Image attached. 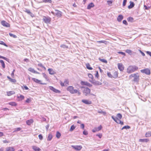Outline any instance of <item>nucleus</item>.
<instances>
[{
  "instance_id": "f257e3e1",
  "label": "nucleus",
  "mask_w": 151,
  "mask_h": 151,
  "mask_svg": "<svg viewBox=\"0 0 151 151\" xmlns=\"http://www.w3.org/2000/svg\"><path fill=\"white\" fill-rule=\"evenodd\" d=\"M138 69V67L135 65H130L127 68V72L131 73L137 70Z\"/></svg>"
},
{
  "instance_id": "f03ea898",
  "label": "nucleus",
  "mask_w": 151,
  "mask_h": 151,
  "mask_svg": "<svg viewBox=\"0 0 151 151\" xmlns=\"http://www.w3.org/2000/svg\"><path fill=\"white\" fill-rule=\"evenodd\" d=\"M67 90L69 91L71 93H77L79 95L81 94V93L77 89H74V88L72 86H70L68 87Z\"/></svg>"
},
{
  "instance_id": "7ed1b4c3",
  "label": "nucleus",
  "mask_w": 151,
  "mask_h": 151,
  "mask_svg": "<svg viewBox=\"0 0 151 151\" xmlns=\"http://www.w3.org/2000/svg\"><path fill=\"white\" fill-rule=\"evenodd\" d=\"M51 19L49 17L44 16L43 20L44 22L47 24H50Z\"/></svg>"
},
{
  "instance_id": "20e7f679",
  "label": "nucleus",
  "mask_w": 151,
  "mask_h": 151,
  "mask_svg": "<svg viewBox=\"0 0 151 151\" xmlns=\"http://www.w3.org/2000/svg\"><path fill=\"white\" fill-rule=\"evenodd\" d=\"M81 88H84L83 92L86 96L87 95L90 93L91 91L90 89L88 88L85 87H82Z\"/></svg>"
},
{
  "instance_id": "39448f33",
  "label": "nucleus",
  "mask_w": 151,
  "mask_h": 151,
  "mask_svg": "<svg viewBox=\"0 0 151 151\" xmlns=\"http://www.w3.org/2000/svg\"><path fill=\"white\" fill-rule=\"evenodd\" d=\"M71 147L77 151H80L82 148V147L81 145H72Z\"/></svg>"
},
{
  "instance_id": "423d86ee",
  "label": "nucleus",
  "mask_w": 151,
  "mask_h": 151,
  "mask_svg": "<svg viewBox=\"0 0 151 151\" xmlns=\"http://www.w3.org/2000/svg\"><path fill=\"white\" fill-rule=\"evenodd\" d=\"M55 15L57 16L58 17H60L62 16V12L61 11L56 9L55 10Z\"/></svg>"
},
{
  "instance_id": "0eeeda50",
  "label": "nucleus",
  "mask_w": 151,
  "mask_h": 151,
  "mask_svg": "<svg viewBox=\"0 0 151 151\" xmlns=\"http://www.w3.org/2000/svg\"><path fill=\"white\" fill-rule=\"evenodd\" d=\"M141 72L142 73H144L147 75H150V70L148 69H145L144 70H141Z\"/></svg>"
},
{
  "instance_id": "6e6552de",
  "label": "nucleus",
  "mask_w": 151,
  "mask_h": 151,
  "mask_svg": "<svg viewBox=\"0 0 151 151\" xmlns=\"http://www.w3.org/2000/svg\"><path fill=\"white\" fill-rule=\"evenodd\" d=\"M81 83L82 85H86L89 87H91L92 86V85L88 82H87L81 81Z\"/></svg>"
},
{
  "instance_id": "1a4fd4ad",
  "label": "nucleus",
  "mask_w": 151,
  "mask_h": 151,
  "mask_svg": "<svg viewBox=\"0 0 151 151\" xmlns=\"http://www.w3.org/2000/svg\"><path fill=\"white\" fill-rule=\"evenodd\" d=\"M81 101L85 104L87 105L91 104L92 103L91 101L88 100L82 99L81 100Z\"/></svg>"
},
{
  "instance_id": "9d476101",
  "label": "nucleus",
  "mask_w": 151,
  "mask_h": 151,
  "mask_svg": "<svg viewBox=\"0 0 151 151\" xmlns=\"http://www.w3.org/2000/svg\"><path fill=\"white\" fill-rule=\"evenodd\" d=\"M118 69L121 71H123L124 69V66L121 63L118 64Z\"/></svg>"
},
{
  "instance_id": "9b49d317",
  "label": "nucleus",
  "mask_w": 151,
  "mask_h": 151,
  "mask_svg": "<svg viewBox=\"0 0 151 151\" xmlns=\"http://www.w3.org/2000/svg\"><path fill=\"white\" fill-rule=\"evenodd\" d=\"M24 11L29 14L32 17H34V14L31 13L29 9H25Z\"/></svg>"
},
{
  "instance_id": "f8f14e48",
  "label": "nucleus",
  "mask_w": 151,
  "mask_h": 151,
  "mask_svg": "<svg viewBox=\"0 0 151 151\" xmlns=\"http://www.w3.org/2000/svg\"><path fill=\"white\" fill-rule=\"evenodd\" d=\"M49 88L52 91H53L55 92V93H60V91L59 90L55 89L53 87L50 86Z\"/></svg>"
},
{
  "instance_id": "ddd939ff",
  "label": "nucleus",
  "mask_w": 151,
  "mask_h": 151,
  "mask_svg": "<svg viewBox=\"0 0 151 151\" xmlns=\"http://www.w3.org/2000/svg\"><path fill=\"white\" fill-rule=\"evenodd\" d=\"M32 80H33L34 82H35L38 83H40L42 85H45V83H40V81L38 80V79H37L36 78H32Z\"/></svg>"
},
{
  "instance_id": "4468645a",
  "label": "nucleus",
  "mask_w": 151,
  "mask_h": 151,
  "mask_svg": "<svg viewBox=\"0 0 151 151\" xmlns=\"http://www.w3.org/2000/svg\"><path fill=\"white\" fill-rule=\"evenodd\" d=\"M138 73H136V75L134 77V81L135 82H138L139 80V76Z\"/></svg>"
},
{
  "instance_id": "2eb2a0df",
  "label": "nucleus",
  "mask_w": 151,
  "mask_h": 151,
  "mask_svg": "<svg viewBox=\"0 0 151 151\" xmlns=\"http://www.w3.org/2000/svg\"><path fill=\"white\" fill-rule=\"evenodd\" d=\"M92 83L95 85H100L102 84V83L99 81H96L93 80Z\"/></svg>"
},
{
  "instance_id": "dca6fc26",
  "label": "nucleus",
  "mask_w": 151,
  "mask_h": 151,
  "mask_svg": "<svg viewBox=\"0 0 151 151\" xmlns=\"http://www.w3.org/2000/svg\"><path fill=\"white\" fill-rule=\"evenodd\" d=\"M32 148L35 151H40L41 150L40 148L35 146H32Z\"/></svg>"
},
{
  "instance_id": "f3484780",
  "label": "nucleus",
  "mask_w": 151,
  "mask_h": 151,
  "mask_svg": "<svg viewBox=\"0 0 151 151\" xmlns=\"http://www.w3.org/2000/svg\"><path fill=\"white\" fill-rule=\"evenodd\" d=\"M1 23L2 25L4 26L8 27L9 26V24L4 21H2Z\"/></svg>"
},
{
  "instance_id": "a211bd4d",
  "label": "nucleus",
  "mask_w": 151,
  "mask_h": 151,
  "mask_svg": "<svg viewBox=\"0 0 151 151\" xmlns=\"http://www.w3.org/2000/svg\"><path fill=\"white\" fill-rule=\"evenodd\" d=\"M130 4L128 6V8L129 9H130L133 8L134 6V4L133 2L130 1L129 2Z\"/></svg>"
},
{
  "instance_id": "6ab92c4d",
  "label": "nucleus",
  "mask_w": 151,
  "mask_h": 151,
  "mask_svg": "<svg viewBox=\"0 0 151 151\" xmlns=\"http://www.w3.org/2000/svg\"><path fill=\"white\" fill-rule=\"evenodd\" d=\"M149 141V139H139V142H148Z\"/></svg>"
},
{
  "instance_id": "aec40b11",
  "label": "nucleus",
  "mask_w": 151,
  "mask_h": 151,
  "mask_svg": "<svg viewBox=\"0 0 151 151\" xmlns=\"http://www.w3.org/2000/svg\"><path fill=\"white\" fill-rule=\"evenodd\" d=\"M123 18V16L122 15H120L118 16L117 18V20L118 22H120L121 21Z\"/></svg>"
},
{
  "instance_id": "412c9836",
  "label": "nucleus",
  "mask_w": 151,
  "mask_h": 151,
  "mask_svg": "<svg viewBox=\"0 0 151 151\" xmlns=\"http://www.w3.org/2000/svg\"><path fill=\"white\" fill-rule=\"evenodd\" d=\"M48 71L49 72V73L51 75H53L55 74V72L51 68H49L48 69Z\"/></svg>"
},
{
  "instance_id": "4be33fe9",
  "label": "nucleus",
  "mask_w": 151,
  "mask_h": 151,
  "mask_svg": "<svg viewBox=\"0 0 151 151\" xmlns=\"http://www.w3.org/2000/svg\"><path fill=\"white\" fill-rule=\"evenodd\" d=\"M33 122V121L32 119L28 120L26 122L27 124L29 125H30Z\"/></svg>"
},
{
  "instance_id": "5701e85b",
  "label": "nucleus",
  "mask_w": 151,
  "mask_h": 151,
  "mask_svg": "<svg viewBox=\"0 0 151 151\" xmlns=\"http://www.w3.org/2000/svg\"><path fill=\"white\" fill-rule=\"evenodd\" d=\"M94 5L93 3H90L87 6V9H90L91 8L93 7Z\"/></svg>"
},
{
  "instance_id": "b1692460",
  "label": "nucleus",
  "mask_w": 151,
  "mask_h": 151,
  "mask_svg": "<svg viewBox=\"0 0 151 151\" xmlns=\"http://www.w3.org/2000/svg\"><path fill=\"white\" fill-rule=\"evenodd\" d=\"M52 138V136L51 134H50L48 136L47 140L50 141Z\"/></svg>"
},
{
  "instance_id": "393cba45",
  "label": "nucleus",
  "mask_w": 151,
  "mask_h": 151,
  "mask_svg": "<svg viewBox=\"0 0 151 151\" xmlns=\"http://www.w3.org/2000/svg\"><path fill=\"white\" fill-rule=\"evenodd\" d=\"M17 98L19 101H22L24 99V97L23 96L20 95L19 96H18Z\"/></svg>"
},
{
  "instance_id": "a878e982",
  "label": "nucleus",
  "mask_w": 151,
  "mask_h": 151,
  "mask_svg": "<svg viewBox=\"0 0 151 151\" xmlns=\"http://www.w3.org/2000/svg\"><path fill=\"white\" fill-rule=\"evenodd\" d=\"M146 137H149L151 136V132H148L145 134Z\"/></svg>"
},
{
  "instance_id": "bb28decb",
  "label": "nucleus",
  "mask_w": 151,
  "mask_h": 151,
  "mask_svg": "<svg viewBox=\"0 0 151 151\" xmlns=\"http://www.w3.org/2000/svg\"><path fill=\"white\" fill-rule=\"evenodd\" d=\"M69 82L68 79H65L64 81V83L65 86H67L69 85Z\"/></svg>"
},
{
  "instance_id": "cd10ccee",
  "label": "nucleus",
  "mask_w": 151,
  "mask_h": 151,
  "mask_svg": "<svg viewBox=\"0 0 151 151\" xmlns=\"http://www.w3.org/2000/svg\"><path fill=\"white\" fill-rule=\"evenodd\" d=\"M98 112L99 113L102 114L104 115H105L106 114V113L105 111H102L101 110L98 111Z\"/></svg>"
},
{
  "instance_id": "c85d7f7f",
  "label": "nucleus",
  "mask_w": 151,
  "mask_h": 151,
  "mask_svg": "<svg viewBox=\"0 0 151 151\" xmlns=\"http://www.w3.org/2000/svg\"><path fill=\"white\" fill-rule=\"evenodd\" d=\"M86 65L87 68L88 69L90 70H92L93 69V68L90 66V65L89 63L86 64Z\"/></svg>"
},
{
  "instance_id": "c756f323",
  "label": "nucleus",
  "mask_w": 151,
  "mask_h": 151,
  "mask_svg": "<svg viewBox=\"0 0 151 151\" xmlns=\"http://www.w3.org/2000/svg\"><path fill=\"white\" fill-rule=\"evenodd\" d=\"M0 62L3 68H5V65L4 61L2 60H0Z\"/></svg>"
},
{
  "instance_id": "7c9ffc66",
  "label": "nucleus",
  "mask_w": 151,
  "mask_h": 151,
  "mask_svg": "<svg viewBox=\"0 0 151 151\" xmlns=\"http://www.w3.org/2000/svg\"><path fill=\"white\" fill-rule=\"evenodd\" d=\"M127 19L128 21L132 22L134 20V19L132 17H129L127 18Z\"/></svg>"
},
{
  "instance_id": "2f4dec72",
  "label": "nucleus",
  "mask_w": 151,
  "mask_h": 151,
  "mask_svg": "<svg viewBox=\"0 0 151 151\" xmlns=\"http://www.w3.org/2000/svg\"><path fill=\"white\" fill-rule=\"evenodd\" d=\"M56 137L58 139L60 138L61 136V134L58 132H57L56 134Z\"/></svg>"
},
{
  "instance_id": "473e14b6",
  "label": "nucleus",
  "mask_w": 151,
  "mask_h": 151,
  "mask_svg": "<svg viewBox=\"0 0 151 151\" xmlns=\"http://www.w3.org/2000/svg\"><path fill=\"white\" fill-rule=\"evenodd\" d=\"M116 116L118 118H119V119H121L122 117V115L120 113L117 114Z\"/></svg>"
},
{
  "instance_id": "72a5a7b5",
  "label": "nucleus",
  "mask_w": 151,
  "mask_h": 151,
  "mask_svg": "<svg viewBox=\"0 0 151 151\" xmlns=\"http://www.w3.org/2000/svg\"><path fill=\"white\" fill-rule=\"evenodd\" d=\"M76 127L74 126V125H73L70 127V131H72L73 130L75 129Z\"/></svg>"
},
{
  "instance_id": "f704fd0d",
  "label": "nucleus",
  "mask_w": 151,
  "mask_h": 151,
  "mask_svg": "<svg viewBox=\"0 0 151 151\" xmlns=\"http://www.w3.org/2000/svg\"><path fill=\"white\" fill-rule=\"evenodd\" d=\"M60 47L62 48H63L64 49L65 48H68V47L67 46H66L65 45L62 44L60 45Z\"/></svg>"
},
{
  "instance_id": "c9c22d12",
  "label": "nucleus",
  "mask_w": 151,
  "mask_h": 151,
  "mask_svg": "<svg viewBox=\"0 0 151 151\" xmlns=\"http://www.w3.org/2000/svg\"><path fill=\"white\" fill-rule=\"evenodd\" d=\"M28 70L29 71L34 73L35 71V70L34 69L31 68H29L28 69Z\"/></svg>"
},
{
  "instance_id": "e433bc0d",
  "label": "nucleus",
  "mask_w": 151,
  "mask_h": 151,
  "mask_svg": "<svg viewBox=\"0 0 151 151\" xmlns=\"http://www.w3.org/2000/svg\"><path fill=\"white\" fill-rule=\"evenodd\" d=\"M10 82L12 83H15L17 82V81L15 79H13L10 78Z\"/></svg>"
},
{
  "instance_id": "4c0bfd02",
  "label": "nucleus",
  "mask_w": 151,
  "mask_h": 151,
  "mask_svg": "<svg viewBox=\"0 0 151 151\" xmlns=\"http://www.w3.org/2000/svg\"><path fill=\"white\" fill-rule=\"evenodd\" d=\"M130 128V127L129 126H125L122 127V130L124 129H129Z\"/></svg>"
},
{
  "instance_id": "58836bf2",
  "label": "nucleus",
  "mask_w": 151,
  "mask_h": 151,
  "mask_svg": "<svg viewBox=\"0 0 151 151\" xmlns=\"http://www.w3.org/2000/svg\"><path fill=\"white\" fill-rule=\"evenodd\" d=\"M127 53L129 54H131L132 52V51L131 50L129 49H127L125 51Z\"/></svg>"
},
{
  "instance_id": "ea45409f",
  "label": "nucleus",
  "mask_w": 151,
  "mask_h": 151,
  "mask_svg": "<svg viewBox=\"0 0 151 151\" xmlns=\"http://www.w3.org/2000/svg\"><path fill=\"white\" fill-rule=\"evenodd\" d=\"M17 104L15 102H10V105L12 106H16Z\"/></svg>"
},
{
  "instance_id": "a19ab883",
  "label": "nucleus",
  "mask_w": 151,
  "mask_h": 151,
  "mask_svg": "<svg viewBox=\"0 0 151 151\" xmlns=\"http://www.w3.org/2000/svg\"><path fill=\"white\" fill-rule=\"evenodd\" d=\"M97 42H99V43H104L105 44H106L107 43V42L106 41H105L104 40H101V41H97Z\"/></svg>"
},
{
  "instance_id": "79ce46f5",
  "label": "nucleus",
  "mask_w": 151,
  "mask_h": 151,
  "mask_svg": "<svg viewBox=\"0 0 151 151\" xmlns=\"http://www.w3.org/2000/svg\"><path fill=\"white\" fill-rule=\"evenodd\" d=\"M99 60H100L101 61V62H102L106 63H107V61L105 59H101L100 58H99Z\"/></svg>"
},
{
  "instance_id": "37998d69",
  "label": "nucleus",
  "mask_w": 151,
  "mask_h": 151,
  "mask_svg": "<svg viewBox=\"0 0 151 151\" xmlns=\"http://www.w3.org/2000/svg\"><path fill=\"white\" fill-rule=\"evenodd\" d=\"M10 37H12L14 38H16L17 37V36L11 33H10Z\"/></svg>"
},
{
  "instance_id": "c03bdc74",
  "label": "nucleus",
  "mask_w": 151,
  "mask_h": 151,
  "mask_svg": "<svg viewBox=\"0 0 151 151\" xmlns=\"http://www.w3.org/2000/svg\"><path fill=\"white\" fill-rule=\"evenodd\" d=\"M88 77L90 78H91L93 80V75L90 73H88Z\"/></svg>"
},
{
  "instance_id": "a18cd8bd",
  "label": "nucleus",
  "mask_w": 151,
  "mask_h": 151,
  "mask_svg": "<svg viewBox=\"0 0 151 151\" xmlns=\"http://www.w3.org/2000/svg\"><path fill=\"white\" fill-rule=\"evenodd\" d=\"M136 75V73H134L133 74H131L129 76V78L131 79L132 78L134 77L135 75Z\"/></svg>"
},
{
  "instance_id": "49530a36",
  "label": "nucleus",
  "mask_w": 151,
  "mask_h": 151,
  "mask_svg": "<svg viewBox=\"0 0 151 151\" xmlns=\"http://www.w3.org/2000/svg\"><path fill=\"white\" fill-rule=\"evenodd\" d=\"M111 118L116 122L118 118L117 117H114V116H112Z\"/></svg>"
},
{
  "instance_id": "de8ad7c7",
  "label": "nucleus",
  "mask_w": 151,
  "mask_h": 151,
  "mask_svg": "<svg viewBox=\"0 0 151 151\" xmlns=\"http://www.w3.org/2000/svg\"><path fill=\"white\" fill-rule=\"evenodd\" d=\"M111 118L116 122L118 118L117 117H114V116H112Z\"/></svg>"
},
{
  "instance_id": "09e8293b",
  "label": "nucleus",
  "mask_w": 151,
  "mask_h": 151,
  "mask_svg": "<svg viewBox=\"0 0 151 151\" xmlns=\"http://www.w3.org/2000/svg\"><path fill=\"white\" fill-rule=\"evenodd\" d=\"M111 118L116 122L118 118L117 117H114V116H112Z\"/></svg>"
},
{
  "instance_id": "8fccbe9b",
  "label": "nucleus",
  "mask_w": 151,
  "mask_h": 151,
  "mask_svg": "<svg viewBox=\"0 0 151 151\" xmlns=\"http://www.w3.org/2000/svg\"><path fill=\"white\" fill-rule=\"evenodd\" d=\"M21 129V128L20 127L17 128L15 129V130L14 131V132L15 131H18L20 130Z\"/></svg>"
},
{
  "instance_id": "3c124183",
  "label": "nucleus",
  "mask_w": 151,
  "mask_h": 151,
  "mask_svg": "<svg viewBox=\"0 0 151 151\" xmlns=\"http://www.w3.org/2000/svg\"><path fill=\"white\" fill-rule=\"evenodd\" d=\"M0 44L1 45H3L6 46H7L6 44L4 43V42L1 41H0Z\"/></svg>"
},
{
  "instance_id": "603ef678",
  "label": "nucleus",
  "mask_w": 151,
  "mask_h": 151,
  "mask_svg": "<svg viewBox=\"0 0 151 151\" xmlns=\"http://www.w3.org/2000/svg\"><path fill=\"white\" fill-rule=\"evenodd\" d=\"M38 137L39 139L40 140H42L43 139V136L41 134H40L39 135Z\"/></svg>"
},
{
  "instance_id": "864d4df0",
  "label": "nucleus",
  "mask_w": 151,
  "mask_h": 151,
  "mask_svg": "<svg viewBox=\"0 0 151 151\" xmlns=\"http://www.w3.org/2000/svg\"><path fill=\"white\" fill-rule=\"evenodd\" d=\"M42 74L44 77L47 80L48 77L47 75L45 73H43Z\"/></svg>"
},
{
  "instance_id": "5fc2aeb1",
  "label": "nucleus",
  "mask_w": 151,
  "mask_h": 151,
  "mask_svg": "<svg viewBox=\"0 0 151 151\" xmlns=\"http://www.w3.org/2000/svg\"><path fill=\"white\" fill-rule=\"evenodd\" d=\"M107 3L108 4L109 6H111V4L112 3V1H107Z\"/></svg>"
},
{
  "instance_id": "6e6d98bb",
  "label": "nucleus",
  "mask_w": 151,
  "mask_h": 151,
  "mask_svg": "<svg viewBox=\"0 0 151 151\" xmlns=\"http://www.w3.org/2000/svg\"><path fill=\"white\" fill-rule=\"evenodd\" d=\"M98 130L97 129V128L96 127V128H94L92 130V131L93 132H96L97 131H98Z\"/></svg>"
},
{
  "instance_id": "4d7b16f0",
  "label": "nucleus",
  "mask_w": 151,
  "mask_h": 151,
  "mask_svg": "<svg viewBox=\"0 0 151 151\" xmlns=\"http://www.w3.org/2000/svg\"><path fill=\"white\" fill-rule=\"evenodd\" d=\"M127 1V0H124L123 3V6H125L126 4V3Z\"/></svg>"
},
{
  "instance_id": "13d9d810",
  "label": "nucleus",
  "mask_w": 151,
  "mask_h": 151,
  "mask_svg": "<svg viewBox=\"0 0 151 151\" xmlns=\"http://www.w3.org/2000/svg\"><path fill=\"white\" fill-rule=\"evenodd\" d=\"M102 128V126L101 125H100L97 128V129L98 130V131H99L101 130V129Z\"/></svg>"
},
{
  "instance_id": "bf43d9fd",
  "label": "nucleus",
  "mask_w": 151,
  "mask_h": 151,
  "mask_svg": "<svg viewBox=\"0 0 151 151\" xmlns=\"http://www.w3.org/2000/svg\"><path fill=\"white\" fill-rule=\"evenodd\" d=\"M118 53L119 54H121L124 56H125L126 55L125 53L124 52H118Z\"/></svg>"
},
{
  "instance_id": "052dcab7",
  "label": "nucleus",
  "mask_w": 151,
  "mask_h": 151,
  "mask_svg": "<svg viewBox=\"0 0 151 151\" xmlns=\"http://www.w3.org/2000/svg\"><path fill=\"white\" fill-rule=\"evenodd\" d=\"M15 70H14L11 74V76H12V78H14V72H15Z\"/></svg>"
},
{
  "instance_id": "680f3d73",
  "label": "nucleus",
  "mask_w": 151,
  "mask_h": 151,
  "mask_svg": "<svg viewBox=\"0 0 151 151\" xmlns=\"http://www.w3.org/2000/svg\"><path fill=\"white\" fill-rule=\"evenodd\" d=\"M107 74L109 77L110 78H112V75L111 74L110 72H108L107 73Z\"/></svg>"
},
{
  "instance_id": "e2e57ef3",
  "label": "nucleus",
  "mask_w": 151,
  "mask_h": 151,
  "mask_svg": "<svg viewBox=\"0 0 151 151\" xmlns=\"http://www.w3.org/2000/svg\"><path fill=\"white\" fill-rule=\"evenodd\" d=\"M122 22L123 24H125V25H127L128 24L126 20H124Z\"/></svg>"
},
{
  "instance_id": "0e129e2a",
  "label": "nucleus",
  "mask_w": 151,
  "mask_h": 151,
  "mask_svg": "<svg viewBox=\"0 0 151 151\" xmlns=\"http://www.w3.org/2000/svg\"><path fill=\"white\" fill-rule=\"evenodd\" d=\"M83 134L85 135H87L88 134V132L86 131H84L83 132Z\"/></svg>"
},
{
  "instance_id": "69168bd1",
  "label": "nucleus",
  "mask_w": 151,
  "mask_h": 151,
  "mask_svg": "<svg viewBox=\"0 0 151 151\" xmlns=\"http://www.w3.org/2000/svg\"><path fill=\"white\" fill-rule=\"evenodd\" d=\"M96 136L99 137L100 138H101L102 137V135L101 134H97Z\"/></svg>"
},
{
  "instance_id": "338daca9",
  "label": "nucleus",
  "mask_w": 151,
  "mask_h": 151,
  "mask_svg": "<svg viewBox=\"0 0 151 151\" xmlns=\"http://www.w3.org/2000/svg\"><path fill=\"white\" fill-rule=\"evenodd\" d=\"M146 52L148 55H149L151 57V52L149 51H146Z\"/></svg>"
},
{
  "instance_id": "774afa93",
  "label": "nucleus",
  "mask_w": 151,
  "mask_h": 151,
  "mask_svg": "<svg viewBox=\"0 0 151 151\" xmlns=\"http://www.w3.org/2000/svg\"><path fill=\"white\" fill-rule=\"evenodd\" d=\"M120 119H118V118L117 119L116 122L117 124H119V122H121V120Z\"/></svg>"
}]
</instances>
